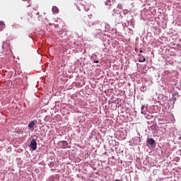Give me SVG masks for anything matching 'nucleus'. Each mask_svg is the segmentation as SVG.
Segmentation results:
<instances>
[{"instance_id": "f257e3e1", "label": "nucleus", "mask_w": 181, "mask_h": 181, "mask_svg": "<svg viewBox=\"0 0 181 181\" xmlns=\"http://www.w3.org/2000/svg\"><path fill=\"white\" fill-rule=\"evenodd\" d=\"M77 8L80 9V11H86V12H88L90 8L88 7V4L84 0H79L76 4Z\"/></svg>"}, {"instance_id": "f03ea898", "label": "nucleus", "mask_w": 181, "mask_h": 181, "mask_svg": "<svg viewBox=\"0 0 181 181\" xmlns=\"http://www.w3.org/2000/svg\"><path fill=\"white\" fill-rule=\"evenodd\" d=\"M30 18H32V16L27 13L23 14L21 19V21H23V22H29V21H30Z\"/></svg>"}, {"instance_id": "7ed1b4c3", "label": "nucleus", "mask_w": 181, "mask_h": 181, "mask_svg": "<svg viewBox=\"0 0 181 181\" xmlns=\"http://www.w3.org/2000/svg\"><path fill=\"white\" fill-rule=\"evenodd\" d=\"M30 148H31L33 151H36V149H37V143L36 142V140H35V139L31 140Z\"/></svg>"}, {"instance_id": "20e7f679", "label": "nucleus", "mask_w": 181, "mask_h": 181, "mask_svg": "<svg viewBox=\"0 0 181 181\" xmlns=\"http://www.w3.org/2000/svg\"><path fill=\"white\" fill-rule=\"evenodd\" d=\"M59 145L62 146V149H66L69 146V142L67 141H59Z\"/></svg>"}, {"instance_id": "39448f33", "label": "nucleus", "mask_w": 181, "mask_h": 181, "mask_svg": "<svg viewBox=\"0 0 181 181\" xmlns=\"http://www.w3.org/2000/svg\"><path fill=\"white\" fill-rule=\"evenodd\" d=\"M146 59H145V57L144 55L139 54V63H144L145 62Z\"/></svg>"}, {"instance_id": "423d86ee", "label": "nucleus", "mask_w": 181, "mask_h": 181, "mask_svg": "<svg viewBox=\"0 0 181 181\" xmlns=\"http://www.w3.org/2000/svg\"><path fill=\"white\" fill-rule=\"evenodd\" d=\"M147 144H148V145H151V146H153V145H155V139L152 138L148 139Z\"/></svg>"}, {"instance_id": "0eeeda50", "label": "nucleus", "mask_w": 181, "mask_h": 181, "mask_svg": "<svg viewBox=\"0 0 181 181\" xmlns=\"http://www.w3.org/2000/svg\"><path fill=\"white\" fill-rule=\"evenodd\" d=\"M35 125H36V123H35L34 121L31 122L29 124H28V128L31 130L33 131V129H35Z\"/></svg>"}, {"instance_id": "6e6552de", "label": "nucleus", "mask_w": 181, "mask_h": 181, "mask_svg": "<svg viewBox=\"0 0 181 181\" xmlns=\"http://www.w3.org/2000/svg\"><path fill=\"white\" fill-rule=\"evenodd\" d=\"M141 114H143L144 115H146V109H145V105H141Z\"/></svg>"}, {"instance_id": "1a4fd4ad", "label": "nucleus", "mask_w": 181, "mask_h": 181, "mask_svg": "<svg viewBox=\"0 0 181 181\" xmlns=\"http://www.w3.org/2000/svg\"><path fill=\"white\" fill-rule=\"evenodd\" d=\"M3 29H5V23L0 21V32H2Z\"/></svg>"}, {"instance_id": "9d476101", "label": "nucleus", "mask_w": 181, "mask_h": 181, "mask_svg": "<svg viewBox=\"0 0 181 181\" xmlns=\"http://www.w3.org/2000/svg\"><path fill=\"white\" fill-rule=\"evenodd\" d=\"M24 5L25 8H29V6H30V2H29V0L24 1Z\"/></svg>"}, {"instance_id": "9b49d317", "label": "nucleus", "mask_w": 181, "mask_h": 181, "mask_svg": "<svg viewBox=\"0 0 181 181\" xmlns=\"http://www.w3.org/2000/svg\"><path fill=\"white\" fill-rule=\"evenodd\" d=\"M52 11H54V13H59V8H57V6H52Z\"/></svg>"}, {"instance_id": "f8f14e48", "label": "nucleus", "mask_w": 181, "mask_h": 181, "mask_svg": "<svg viewBox=\"0 0 181 181\" xmlns=\"http://www.w3.org/2000/svg\"><path fill=\"white\" fill-rule=\"evenodd\" d=\"M6 46H8V42H4L3 43L2 47L5 49H6Z\"/></svg>"}, {"instance_id": "ddd939ff", "label": "nucleus", "mask_w": 181, "mask_h": 181, "mask_svg": "<svg viewBox=\"0 0 181 181\" xmlns=\"http://www.w3.org/2000/svg\"><path fill=\"white\" fill-rule=\"evenodd\" d=\"M117 8H118L119 9H122V4H118V5H117Z\"/></svg>"}, {"instance_id": "4468645a", "label": "nucleus", "mask_w": 181, "mask_h": 181, "mask_svg": "<svg viewBox=\"0 0 181 181\" xmlns=\"http://www.w3.org/2000/svg\"><path fill=\"white\" fill-rule=\"evenodd\" d=\"M123 13L124 15H127L128 13V10H124Z\"/></svg>"}, {"instance_id": "2eb2a0df", "label": "nucleus", "mask_w": 181, "mask_h": 181, "mask_svg": "<svg viewBox=\"0 0 181 181\" xmlns=\"http://www.w3.org/2000/svg\"><path fill=\"white\" fill-rule=\"evenodd\" d=\"M94 63H99V61L98 60H95V61H94Z\"/></svg>"}, {"instance_id": "dca6fc26", "label": "nucleus", "mask_w": 181, "mask_h": 181, "mask_svg": "<svg viewBox=\"0 0 181 181\" xmlns=\"http://www.w3.org/2000/svg\"><path fill=\"white\" fill-rule=\"evenodd\" d=\"M92 15H90V16H88V17H89V19H91V18H92Z\"/></svg>"}, {"instance_id": "f3484780", "label": "nucleus", "mask_w": 181, "mask_h": 181, "mask_svg": "<svg viewBox=\"0 0 181 181\" xmlns=\"http://www.w3.org/2000/svg\"><path fill=\"white\" fill-rule=\"evenodd\" d=\"M139 53H144V51H142V49H141V50L139 51Z\"/></svg>"}, {"instance_id": "a211bd4d", "label": "nucleus", "mask_w": 181, "mask_h": 181, "mask_svg": "<svg viewBox=\"0 0 181 181\" xmlns=\"http://www.w3.org/2000/svg\"><path fill=\"white\" fill-rule=\"evenodd\" d=\"M37 15H39V13H37Z\"/></svg>"}]
</instances>
